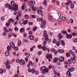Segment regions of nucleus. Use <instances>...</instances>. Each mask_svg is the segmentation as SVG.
Instances as JSON below:
<instances>
[{"instance_id": "f257e3e1", "label": "nucleus", "mask_w": 77, "mask_h": 77, "mask_svg": "<svg viewBox=\"0 0 77 77\" xmlns=\"http://www.w3.org/2000/svg\"><path fill=\"white\" fill-rule=\"evenodd\" d=\"M41 71L42 72V74H45V73H47L48 72L49 69H48L46 68L45 66H43L41 68Z\"/></svg>"}, {"instance_id": "f03ea898", "label": "nucleus", "mask_w": 77, "mask_h": 77, "mask_svg": "<svg viewBox=\"0 0 77 77\" xmlns=\"http://www.w3.org/2000/svg\"><path fill=\"white\" fill-rule=\"evenodd\" d=\"M10 63V62L8 61H6V62L4 63V65H6V68L8 69H9L11 68V66L10 65H9Z\"/></svg>"}, {"instance_id": "7ed1b4c3", "label": "nucleus", "mask_w": 77, "mask_h": 77, "mask_svg": "<svg viewBox=\"0 0 77 77\" xmlns=\"http://www.w3.org/2000/svg\"><path fill=\"white\" fill-rule=\"evenodd\" d=\"M10 22H11V23H14V20L13 19L10 18L9 20V22L8 23H7L6 24V25L7 27H9V24H11Z\"/></svg>"}, {"instance_id": "20e7f679", "label": "nucleus", "mask_w": 77, "mask_h": 77, "mask_svg": "<svg viewBox=\"0 0 77 77\" xmlns=\"http://www.w3.org/2000/svg\"><path fill=\"white\" fill-rule=\"evenodd\" d=\"M11 10L14 11H17L18 10V5L17 4H15L14 6H13L11 8Z\"/></svg>"}, {"instance_id": "39448f33", "label": "nucleus", "mask_w": 77, "mask_h": 77, "mask_svg": "<svg viewBox=\"0 0 77 77\" xmlns=\"http://www.w3.org/2000/svg\"><path fill=\"white\" fill-rule=\"evenodd\" d=\"M19 63L20 65H24L25 64V61L23 60H20L19 61Z\"/></svg>"}, {"instance_id": "423d86ee", "label": "nucleus", "mask_w": 77, "mask_h": 77, "mask_svg": "<svg viewBox=\"0 0 77 77\" xmlns=\"http://www.w3.org/2000/svg\"><path fill=\"white\" fill-rule=\"evenodd\" d=\"M76 57V55H74L73 57V58L72 60V62L73 63H75V58Z\"/></svg>"}, {"instance_id": "0eeeda50", "label": "nucleus", "mask_w": 77, "mask_h": 77, "mask_svg": "<svg viewBox=\"0 0 77 77\" xmlns=\"http://www.w3.org/2000/svg\"><path fill=\"white\" fill-rule=\"evenodd\" d=\"M66 37L67 39H69V38L71 39L72 37V35L71 34H69V35L68 34V33H66Z\"/></svg>"}, {"instance_id": "6e6552de", "label": "nucleus", "mask_w": 77, "mask_h": 77, "mask_svg": "<svg viewBox=\"0 0 77 77\" xmlns=\"http://www.w3.org/2000/svg\"><path fill=\"white\" fill-rule=\"evenodd\" d=\"M59 60L61 62H63V61H64V57H60L59 59Z\"/></svg>"}, {"instance_id": "1a4fd4ad", "label": "nucleus", "mask_w": 77, "mask_h": 77, "mask_svg": "<svg viewBox=\"0 0 77 77\" xmlns=\"http://www.w3.org/2000/svg\"><path fill=\"white\" fill-rule=\"evenodd\" d=\"M58 37L59 39H61L62 38H63V36L62 35V34L60 33H59L58 35Z\"/></svg>"}, {"instance_id": "9d476101", "label": "nucleus", "mask_w": 77, "mask_h": 77, "mask_svg": "<svg viewBox=\"0 0 77 77\" xmlns=\"http://www.w3.org/2000/svg\"><path fill=\"white\" fill-rule=\"evenodd\" d=\"M10 46L12 47L13 48H14L15 47V46L14 43L12 42H11L10 43Z\"/></svg>"}, {"instance_id": "9b49d317", "label": "nucleus", "mask_w": 77, "mask_h": 77, "mask_svg": "<svg viewBox=\"0 0 77 77\" xmlns=\"http://www.w3.org/2000/svg\"><path fill=\"white\" fill-rule=\"evenodd\" d=\"M44 37H46L45 38L46 41H48L49 38L48 37V35H45V36H44Z\"/></svg>"}, {"instance_id": "f8f14e48", "label": "nucleus", "mask_w": 77, "mask_h": 77, "mask_svg": "<svg viewBox=\"0 0 77 77\" xmlns=\"http://www.w3.org/2000/svg\"><path fill=\"white\" fill-rule=\"evenodd\" d=\"M51 57H52V56L51 54H48L47 55H46V58L47 59H49V58H51Z\"/></svg>"}, {"instance_id": "ddd939ff", "label": "nucleus", "mask_w": 77, "mask_h": 77, "mask_svg": "<svg viewBox=\"0 0 77 77\" xmlns=\"http://www.w3.org/2000/svg\"><path fill=\"white\" fill-rule=\"evenodd\" d=\"M6 72V70L5 69H4V70H3L2 69H0V73L1 74H2L3 73H5Z\"/></svg>"}, {"instance_id": "4468645a", "label": "nucleus", "mask_w": 77, "mask_h": 77, "mask_svg": "<svg viewBox=\"0 0 77 77\" xmlns=\"http://www.w3.org/2000/svg\"><path fill=\"white\" fill-rule=\"evenodd\" d=\"M48 20L49 21H50V20H52V17L50 14H48Z\"/></svg>"}, {"instance_id": "2eb2a0df", "label": "nucleus", "mask_w": 77, "mask_h": 77, "mask_svg": "<svg viewBox=\"0 0 77 77\" xmlns=\"http://www.w3.org/2000/svg\"><path fill=\"white\" fill-rule=\"evenodd\" d=\"M29 38L31 40H33V39H34V36L32 35H30L29 36Z\"/></svg>"}, {"instance_id": "dca6fc26", "label": "nucleus", "mask_w": 77, "mask_h": 77, "mask_svg": "<svg viewBox=\"0 0 77 77\" xmlns=\"http://www.w3.org/2000/svg\"><path fill=\"white\" fill-rule=\"evenodd\" d=\"M66 74L67 75H69V77H71V73L70 72H69V71H68L67 72H66Z\"/></svg>"}, {"instance_id": "f3484780", "label": "nucleus", "mask_w": 77, "mask_h": 77, "mask_svg": "<svg viewBox=\"0 0 77 77\" xmlns=\"http://www.w3.org/2000/svg\"><path fill=\"white\" fill-rule=\"evenodd\" d=\"M5 54L6 56H8L9 55V51H6L5 52Z\"/></svg>"}, {"instance_id": "a211bd4d", "label": "nucleus", "mask_w": 77, "mask_h": 77, "mask_svg": "<svg viewBox=\"0 0 77 77\" xmlns=\"http://www.w3.org/2000/svg\"><path fill=\"white\" fill-rule=\"evenodd\" d=\"M58 60V58L57 57H55V59H54L53 62H55V63H57L58 62V61H57Z\"/></svg>"}, {"instance_id": "6ab92c4d", "label": "nucleus", "mask_w": 77, "mask_h": 77, "mask_svg": "<svg viewBox=\"0 0 77 77\" xmlns=\"http://www.w3.org/2000/svg\"><path fill=\"white\" fill-rule=\"evenodd\" d=\"M69 71H70V72H72L73 71H74V68L71 67L69 69Z\"/></svg>"}, {"instance_id": "aec40b11", "label": "nucleus", "mask_w": 77, "mask_h": 77, "mask_svg": "<svg viewBox=\"0 0 77 77\" xmlns=\"http://www.w3.org/2000/svg\"><path fill=\"white\" fill-rule=\"evenodd\" d=\"M21 15L19 14V13H17V15L16 17V19L17 20H19V19L18 18V17H21Z\"/></svg>"}, {"instance_id": "412c9836", "label": "nucleus", "mask_w": 77, "mask_h": 77, "mask_svg": "<svg viewBox=\"0 0 77 77\" xmlns=\"http://www.w3.org/2000/svg\"><path fill=\"white\" fill-rule=\"evenodd\" d=\"M69 52L70 54H72L73 56H74V55H75V54H74V52H73L71 50L69 51Z\"/></svg>"}, {"instance_id": "4be33fe9", "label": "nucleus", "mask_w": 77, "mask_h": 77, "mask_svg": "<svg viewBox=\"0 0 77 77\" xmlns=\"http://www.w3.org/2000/svg\"><path fill=\"white\" fill-rule=\"evenodd\" d=\"M41 23L42 24H46V20H43L42 21Z\"/></svg>"}, {"instance_id": "5701e85b", "label": "nucleus", "mask_w": 77, "mask_h": 77, "mask_svg": "<svg viewBox=\"0 0 77 77\" xmlns=\"http://www.w3.org/2000/svg\"><path fill=\"white\" fill-rule=\"evenodd\" d=\"M11 47H10V46H7V51H9L11 50Z\"/></svg>"}, {"instance_id": "b1692460", "label": "nucleus", "mask_w": 77, "mask_h": 77, "mask_svg": "<svg viewBox=\"0 0 77 77\" xmlns=\"http://www.w3.org/2000/svg\"><path fill=\"white\" fill-rule=\"evenodd\" d=\"M42 48V49L44 51H45L47 50V48L45 46H44Z\"/></svg>"}, {"instance_id": "393cba45", "label": "nucleus", "mask_w": 77, "mask_h": 77, "mask_svg": "<svg viewBox=\"0 0 77 77\" xmlns=\"http://www.w3.org/2000/svg\"><path fill=\"white\" fill-rule=\"evenodd\" d=\"M11 6H14L15 5V2H14V1H12L11 2Z\"/></svg>"}, {"instance_id": "a878e982", "label": "nucleus", "mask_w": 77, "mask_h": 77, "mask_svg": "<svg viewBox=\"0 0 77 77\" xmlns=\"http://www.w3.org/2000/svg\"><path fill=\"white\" fill-rule=\"evenodd\" d=\"M58 51H59V52H60V53H62L64 52V50L63 49H58Z\"/></svg>"}, {"instance_id": "bb28decb", "label": "nucleus", "mask_w": 77, "mask_h": 77, "mask_svg": "<svg viewBox=\"0 0 77 77\" xmlns=\"http://www.w3.org/2000/svg\"><path fill=\"white\" fill-rule=\"evenodd\" d=\"M24 28H22L20 29V32H24Z\"/></svg>"}, {"instance_id": "cd10ccee", "label": "nucleus", "mask_w": 77, "mask_h": 77, "mask_svg": "<svg viewBox=\"0 0 77 77\" xmlns=\"http://www.w3.org/2000/svg\"><path fill=\"white\" fill-rule=\"evenodd\" d=\"M25 56H26V57H30V54L29 53H25Z\"/></svg>"}, {"instance_id": "c85d7f7f", "label": "nucleus", "mask_w": 77, "mask_h": 77, "mask_svg": "<svg viewBox=\"0 0 77 77\" xmlns=\"http://www.w3.org/2000/svg\"><path fill=\"white\" fill-rule=\"evenodd\" d=\"M4 30L5 32H9V31L7 30V28L6 27H4Z\"/></svg>"}, {"instance_id": "c756f323", "label": "nucleus", "mask_w": 77, "mask_h": 77, "mask_svg": "<svg viewBox=\"0 0 77 77\" xmlns=\"http://www.w3.org/2000/svg\"><path fill=\"white\" fill-rule=\"evenodd\" d=\"M43 4L44 5L46 6L47 5V1H44L43 3Z\"/></svg>"}, {"instance_id": "7c9ffc66", "label": "nucleus", "mask_w": 77, "mask_h": 77, "mask_svg": "<svg viewBox=\"0 0 77 77\" xmlns=\"http://www.w3.org/2000/svg\"><path fill=\"white\" fill-rule=\"evenodd\" d=\"M70 3H71V9H73L74 8V5L72 4V2H70Z\"/></svg>"}, {"instance_id": "2f4dec72", "label": "nucleus", "mask_w": 77, "mask_h": 77, "mask_svg": "<svg viewBox=\"0 0 77 77\" xmlns=\"http://www.w3.org/2000/svg\"><path fill=\"white\" fill-rule=\"evenodd\" d=\"M41 27L42 29H43L44 28H45V24H41Z\"/></svg>"}, {"instance_id": "473e14b6", "label": "nucleus", "mask_w": 77, "mask_h": 77, "mask_svg": "<svg viewBox=\"0 0 77 77\" xmlns=\"http://www.w3.org/2000/svg\"><path fill=\"white\" fill-rule=\"evenodd\" d=\"M24 20H21L20 21V24H23V23H24Z\"/></svg>"}, {"instance_id": "72a5a7b5", "label": "nucleus", "mask_w": 77, "mask_h": 77, "mask_svg": "<svg viewBox=\"0 0 77 77\" xmlns=\"http://www.w3.org/2000/svg\"><path fill=\"white\" fill-rule=\"evenodd\" d=\"M61 32L62 33H63V34H65L66 33H66H67V32L66 31H63V30L61 31Z\"/></svg>"}, {"instance_id": "f704fd0d", "label": "nucleus", "mask_w": 77, "mask_h": 77, "mask_svg": "<svg viewBox=\"0 0 77 77\" xmlns=\"http://www.w3.org/2000/svg\"><path fill=\"white\" fill-rule=\"evenodd\" d=\"M37 12L38 14H41L42 13V11L40 10H39L37 11Z\"/></svg>"}, {"instance_id": "c9c22d12", "label": "nucleus", "mask_w": 77, "mask_h": 77, "mask_svg": "<svg viewBox=\"0 0 77 77\" xmlns=\"http://www.w3.org/2000/svg\"><path fill=\"white\" fill-rule=\"evenodd\" d=\"M25 17L26 19H28L29 18V16L28 15L26 14L25 15Z\"/></svg>"}, {"instance_id": "e433bc0d", "label": "nucleus", "mask_w": 77, "mask_h": 77, "mask_svg": "<svg viewBox=\"0 0 77 77\" xmlns=\"http://www.w3.org/2000/svg\"><path fill=\"white\" fill-rule=\"evenodd\" d=\"M33 4V2L31 1H30L29 2V6H31Z\"/></svg>"}, {"instance_id": "4c0bfd02", "label": "nucleus", "mask_w": 77, "mask_h": 77, "mask_svg": "<svg viewBox=\"0 0 77 77\" xmlns=\"http://www.w3.org/2000/svg\"><path fill=\"white\" fill-rule=\"evenodd\" d=\"M27 23H28V21L27 20H25V22L24 21V25H26V24H27Z\"/></svg>"}, {"instance_id": "58836bf2", "label": "nucleus", "mask_w": 77, "mask_h": 77, "mask_svg": "<svg viewBox=\"0 0 77 77\" xmlns=\"http://www.w3.org/2000/svg\"><path fill=\"white\" fill-rule=\"evenodd\" d=\"M8 35L9 37H11V36H12L13 35V34L12 32L10 33L9 34H8Z\"/></svg>"}, {"instance_id": "ea45409f", "label": "nucleus", "mask_w": 77, "mask_h": 77, "mask_svg": "<svg viewBox=\"0 0 77 77\" xmlns=\"http://www.w3.org/2000/svg\"><path fill=\"white\" fill-rule=\"evenodd\" d=\"M61 19L63 21H65V20H66V17H63Z\"/></svg>"}, {"instance_id": "a19ab883", "label": "nucleus", "mask_w": 77, "mask_h": 77, "mask_svg": "<svg viewBox=\"0 0 77 77\" xmlns=\"http://www.w3.org/2000/svg\"><path fill=\"white\" fill-rule=\"evenodd\" d=\"M29 63L31 65H32V66H33V65H34V64L32 62V61L31 60H30L29 61Z\"/></svg>"}, {"instance_id": "79ce46f5", "label": "nucleus", "mask_w": 77, "mask_h": 77, "mask_svg": "<svg viewBox=\"0 0 77 77\" xmlns=\"http://www.w3.org/2000/svg\"><path fill=\"white\" fill-rule=\"evenodd\" d=\"M66 55L67 56V57H70V54H69V53H67L66 54Z\"/></svg>"}, {"instance_id": "37998d69", "label": "nucleus", "mask_w": 77, "mask_h": 77, "mask_svg": "<svg viewBox=\"0 0 77 77\" xmlns=\"http://www.w3.org/2000/svg\"><path fill=\"white\" fill-rule=\"evenodd\" d=\"M38 48L40 49L41 48H42V46L41 45H38Z\"/></svg>"}, {"instance_id": "c03bdc74", "label": "nucleus", "mask_w": 77, "mask_h": 77, "mask_svg": "<svg viewBox=\"0 0 77 77\" xmlns=\"http://www.w3.org/2000/svg\"><path fill=\"white\" fill-rule=\"evenodd\" d=\"M2 36H6V33L5 32H3Z\"/></svg>"}, {"instance_id": "a18cd8bd", "label": "nucleus", "mask_w": 77, "mask_h": 77, "mask_svg": "<svg viewBox=\"0 0 77 77\" xmlns=\"http://www.w3.org/2000/svg\"><path fill=\"white\" fill-rule=\"evenodd\" d=\"M46 44H47V42H46L45 41H44V42H43V45H45Z\"/></svg>"}, {"instance_id": "49530a36", "label": "nucleus", "mask_w": 77, "mask_h": 77, "mask_svg": "<svg viewBox=\"0 0 77 77\" xmlns=\"http://www.w3.org/2000/svg\"><path fill=\"white\" fill-rule=\"evenodd\" d=\"M17 23H18V21H16V22H15L14 23V26H17Z\"/></svg>"}, {"instance_id": "de8ad7c7", "label": "nucleus", "mask_w": 77, "mask_h": 77, "mask_svg": "<svg viewBox=\"0 0 77 77\" xmlns=\"http://www.w3.org/2000/svg\"><path fill=\"white\" fill-rule=\"evenodd\" d=\"M14 30H16V31H17L18 30V28L17 27V26H16L14 28Z\"/></svg>"}, {"instance_id": "09e8293b", "label": "nucleus", "mask_w": 77, "mask_h": 77, "mask_svg": "<svg viewBox=\"0 0 77 77\" xmlns=\"http://www.w3.org/2000/svg\"><path fill=\"white\" fill-rule=\"evenodd\" d=\"M73 42H77V39L76 38H75L73 39Z\"/></svg>"}, {"instance_id": "8fccbe9b", "label": "nucleus", "mask_w": 77, "mask_h": 77, "mask_svg": "<svg viewBox=\"0 0 77 77\" xmlns=\"http://www.w3.org/2000/svg\"><path fill=\"white\" fill-rule=\"evenodd\" d=\"M32 73H35V69H32L31 70Z\"/></svg>"}, {"instance_id": "3c124183", "label": "nucleus", "mask_w": 77, "mask_h": 77, "mask_svg": "<svg viewBox=\"0 0 77 77\" xmlns=\"http://www.w3.org/2000/svg\"><path fill=\"white\" fill-rule=\"evenodd\" d=\"M57 45L58 46H59V45H60V42L59 41L57 42Z\"/></svg>"}, {"instance_id": "603ef678", "label": "nucleus", "mask_w": 77, "mask_h": 77, "mask_svg": "<svg viewBox=\"0 0 77 77\" xmlns=\"http://www.w3.org/2000/svg\"><path fill=\"white\" fill-rule=\"evenodd\" d=\"M70 22L72 24V23H73V20L72 19H71L70 20Z\"/></svg>"}, {"instance_id": "864d4df0", "label": "nucleus", "mask_w": 77, "mask_h": 77, "mask_svg": "<svg viewBox=\"0 0 77 77\" xmlns=\"http://www.w3.org/2000/svg\"><path fill=\"white\" fill-rule=\"evenodd\" d=\"M37 28H36V27L34 26L33 27V31H35L36 30Z\"/></svg>"}, {"instance_id": "5fc2aeb1", "label": "nucleus", "mask_w": 77, "mask_h": 77, "mask_svg": "<svg viewBox=\"0 0 77 77\" xmlns=\"http://www.w3.org/2000/svg\"><path fill=\"white\" fill-rule=\"evenodd\" d=\"M12 7H11V5H9L8 6V9H12Z\"/></svg>"}, {"instance_id": "6e6d98bb", "label": "nucleus", "mask_w": 77, "mask_h": 77, "mask_svg": "<svg viewBox=\"0 0 77 77\" xmlns=\"http://www.w3.org/2000/svg\"><path fill=\"white\" fill-rule=\"evenodd\" d=\"M31 16L32 17V18H35L36 17V15L31 14Z\"/></svg>"}, {"instance_id": "4d7b16f0", "label": "nucleus", "mask_w": 77, "mask_h": 77, "mask_svg": "<svg viewBox=\"0 0 77 77\" xmlns=\"http://www.w3.org/2000/svg\"><path fill=\"white\" fill-rule=\"evenodd\" d=\"M18 44H19V45H21V41H19L18 42Z\"/></svg>"}, {"instance_id": "13d9d810", "label": "nucleus", "mask_w": 77, "mask_h": 77, "mask_svg": "<svg viewBox=\"0 0 77 77\" xmlns=\"http://www.w3.org/2000/svg\"><path fill=\"white\" fill-rule=\"evenodd\" d=\"M28 71L29 72H30L31 71H32V70L30 69V68H29L28 69Z\"/></svg>"}, {"instance_id": "bf43d9fd", "label": "nucleus", "mask_w": 77, "mask_h": 77, "mask_svg": "<svg viewBox=\"0 0 77 77\" xmlns=\"http://www.w3.org/2000/svg\"><path fill=\"white\" fill-rule=\"evenodd\" d=\"M51 51L52 52H54V51H55V49L54 48L51 49Z\"/></svg>"}, {"instance_id": "052dcab7", "label": "nucleus", "mask_w": 77, "mask_h": 77, "mask_svg": "<svg viewBox=\"0 0 77 77\" xmlns=\"http://www.w3.org/2000/svg\"><path fill=\"white\" fill-rule=\"evenodd\" d=\"M9 5H8V4H6L5 6V8H8V6H9Z\"/></svg>"}, {"instance_id": "680f3d73", "label": "nucleus", "mask_w": 77, "mask_h": 77, "mask_svg": "<svg viewBox=\"0 0 77 77\" xmlns=\"http://www.w3.org/2000/svg\"><path fill=\"white\" fill-rule=\"evenodd\" d=\"M56 40L55 39H54V40L53 41V43H54H54H56Z\"/></svg>"}, {"instance_id": "e2e57ef3", "label": "nucleus", "mask_w": 77, "mask_h": 77, "mask_svg": "<svg viewBox=\"0 0 77 77\" xmlns=\"http://www.w3.org/2000/svg\"><path fill=\"white\" fill-rule=\"evenodd\" d=\"M58 21H59V22H60L61 21V18H59L57 20Z\"/></svg>"}, {"instance_id": "0e129e2a", "label": "nucleus", "mask_w": 77, "mask_h": 77, "mask_svg": "<svg viewBox=\"0 0 77 77\" xmlns=\"http://www.w3.org/2000/svg\"><path fill=\"white\" fill-rule=\"evenodd\" d=\"M42 54V51H39L38 52V54L39 55H41V54Z\"/></svg>"}, {"instance_id": "69168bd1", "label": "nucleus", "mask_w": 77, "mask_h": 77, "mask_svg": "<svg viewBox=\"0 0 77 77\" xmlns=\"http://www.w3.org/2000/svg\"><path fill=\"white\" fill-rule=\"evenodd\" d=\"M43 33H44V35L45 36V35H47V34H46V33H47V32H46V31H44L43 32Z\"/></svg>"}, {"instance_id": "338daca9", "label": "nucleus", "mask_w": 77, "mask_h": 77, "mask_svg": "<svg viewBox=\"0 0 77 77\" xmlns=\"http://www.w3.org/2000/svg\"><path fill=\"white\" fill-rule=\"evenodd\" d=\"M56 5H59V2L57 1H56Z\"/></svg>"}, {"instance_id": "774afa93", "label": "nucleus", "mask_w": 77, "mask_h": 77, "mask_svg": "<svg viewBox=\"0 0 77 77\" xmlns=\"http://www.w3.org/2000/svg\"><path fill=\"white\" fill-rule=\"evenodd\" d=\"M25 59L26 62H27V61H28V58L27 57H26Z\"/></svg>"}]
</instances>
